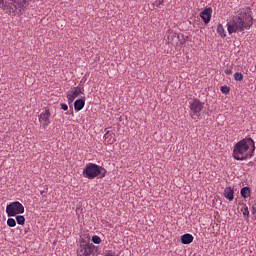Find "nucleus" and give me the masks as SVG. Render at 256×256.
<instances>
[{
  "label": "nucleus",
  "instance_id": "1",
  "mask_svg": "<svg viewBox=\"0 0 256 256\" xmlns=\"http://www.w3.org/2000/svg\"><path fill=\"white\" fill-rule=\"evenodd\" d=\"M256 143L251 137L238 141L233 149V158L236 161H246L254 156Z\"/></svg>",
  "mask_w": 256,
  "mask_h": 256
},
{
  "label": "nucleus",
  "instance_id": "2",
  "mask_svg": "<svg viewBox=\"0 0 256 256\" xmlns=\"http://www.w3.org/2000/svg\"><path fill=\"white\" fill-rule=\"evenodd\" d=\"M27 0H0V9L9 14H20L26 7Z\"/></svg>",
  "mask_w": 256,
  "mask_h": 256
},
{
  "label": "nucleus",
  "instance_id": "3",
  "mask_svg": "<svg viewBox=\"0 0 256 256\" xmlns=\"http://www.w3.org/2000/svg\"><path fill=\"white\" fill-rule=\"evenodd\" d=\"M82 174L88 180H94L97 177L103 179L107 175V170L104 167L95 163H88L83 169Z\"/></svg>",
  "mask_w": 256,
  "mask_h": 256
},
{
  "label": "nucleus",
  "instance_id": "4",
  "mask_svg": "<svg viewBox=\"0 0 256 256\" xmlns=\"http://www.w3.org/2000/svg\"><path fill=\"white\" fill-rule=\"evenodd\" d=\"M99 252L98 246L93 243H80L76 251V256H97Z\"/></svg>",
  "mask_w": 256,
  "mask_h": 256
},
{
  "label": "nucleus",
  "instance_id": "5",
  "mask_svg": "<svg viewBox=\"0 0 256 256\" xmlns=\"http://www.w3.org/2000/svg\"><path fill=\"white\" fill-rule=\"evenodd\" d=\"M236 17L240 19V22H243L246 30L250 29L254 24L253 16H252V9L249 7L240 9L238 14L236 15Z\"/></svg>",
  "mask_w": 256,
  "mask_h": 256
},
{
  "label": "nucleus",
  "instance_id": "6",
  "mask_svg": "<svg viewBox=\"0 0 256 256\" xmlns=\"http://www.w3.org/2000/svg\"><path fill=\"white\" fill-rule=\"evenodd\" d=\"M24 213L25 207L19 201L10 202V204L6 205V215H8V217H16V215Z\"/></svg>",
  "mask_w": 256,
  "mask_h": 256
},
{
  "label": "nucleus",
  "instance_id": "7",
  "mask_svg": "<svg viewBox=\"0 0 256 256\" xmlns=\"http://www.w3.org/2000/svg\"><path fill=\"white\" fill-rule=\"evenodd\" d=\"M246 29L243 22L236 16H234L231 21L227 22V31L229 34L244 32Z\"/></svg>",
  "mask_w": 256,
  "mask_h": 256
},
{
  "label": "nucleus",
  "instance_id": "8",
  "mask_svg": "<svg viewBox=\"0 0 256 256\" xmlns=\"http://www.w3.org/2000/svg\"><path fill=\"white\" fill-rule=\"evenodd\" d=\"M204 108H205V103L198 98H194L189 101V109L191 111L190 113L191 117H193V115H196V117H199Z\"/></svg>",
  "mask_w": 256,
  "mask_h": 256
},
{
  "label": "nucleus",
  "instance_id": "9",
  "mask_svg": "<svg viewBox=\"0 0 256 256\" xmlns=\"http://www.w3.org/2000/svg\"><path fill=\"white\" fill-rule=\"evenodd\" d=\"M84 93L85 89L83 85H78L77 87H74L71 91H68L66 93L68 103H73L76 97H79V95H84Z\"/></svg>",
  "mask_w": 256,
  "mask_h": 256
},
{
  "label": "nucleus",
  "instance_id": "10",
  "mask_svg": "<svg viewBox=\"0 0 256 256\" xmlns=\"http://www.w3.org/2000/svg\"><path fill=\"white\" fill-rule=\"evenodd\" d=\"M50 117L51 113L49 109H45L43 112L40 113L38 116V121L41 123L42 129H47V127L50 125Z\"/></svg>",
  "mask_w": 256,
  "mask_h": 256
},
{
  "label": "nucleus",
  "instance_id": "11",
  "mask_svg": "<svg viewBox=\"0 0 256 256\" xmlns=\"http://www.w3.org/2000/svg\"><path fill=\"white\" fill-rule=\"evenodd\" d=\"M167 38L165 39L166 44L176 46L179 42V35L175 32L168 30L166 32Z\"/></svg>",
  "mask_w": 256,
  "mask_h": 256
},
{
  "label": "nucleus",
  "instance_id": "12",
  "mask_svg": "<svg viewBox=\"0 0 256 256\" xmlns=\"http://www.w3.org/2000/svg\"><path fill=\"white\" fill-rule=\"evenodd\" d=\"M104 131H105V134L103 136V139L105 143L107 145H113L116 142V134L110 133V131L107 128H105Z\"/></svg>",
  "mask_w": 256,
  "mask_h": 256
},
{
  "label": "nucleus",
  "instance_id": "13",
  "mask_svg": "<svg viewBox=\"0 0 256 256\" xmlns=\"http://www.w3.org/2000/svg\"><path fill=\"white\" fill-rule=\"evenodd\" d=\"M213 9L212 8H206L202 12H200V17L203 20L205 24L210 23L212 18Z\"/></svg>",
  "mask_w": 256,
  "mask_h": 256
},
{
  "label": "nucleus",
  "instance_id": "14",
  "mask_svg": "<svg viewBox=\"0 0 256 256\" xmlns=\"http://www.w3.org/2000/svg\"><path fill=\"white\" fill-rule=\"evenodd\" d=\"M194 241V236L192 234L186 233L181 236V243L183 245H190Z\"/></svg>",
  "mask_w": 256,
  "mask_h": 256
},
{
  "label": "nucleus",
  "instance_id": "15",
  "mask_svg": "<svg viewBox=\"0 0 256 256\" xmlns=\"http://www.w3.org/2000/svg\"><path fill=\"white\" fill-rule=\"evenodd\" d=\"M86 104L85 98H80L74 101V110L75 111H82Z\"/></svg>",
  "mask_w": 256,
  "mask_h": 256
},
{
  "label": "nucleus",
  "instance_id": "16",
  "mask_svg": "<svg viewBox=\"0 0 256 256\" xmlns=\"http://www.w3.org/2000/svg\"><path fill=\"white\" fill-rule=\"evenodd\" d=\"M234 194H235V191L232 187H226L224 189V197L230 202L234 200Z\"/></svg>",
  "mask_w": 256,
  "mask_h": 256
},
{
  "label": "nucleus",
  "instance_id": "17",
  "mask_svg": "<svg viewBox=\"0 0 256 256\" xmlns=\"http://www.w3.org/2000/svg\"><path fill=\"white\" fill-rule=\"evenodd\" d=\"M240 194L243 199H248L251 196V188L243 187L240 191Z\"/></svg>",
  "mask_w": 256,
  "mask_h": 256
},
{
  "label": "nucleus",
  "instance_id": "18",
  "mask_svg": "<svg viewBox=\"0 0 256 256\" xmlns=\"http://www.w3.org/2000/svg\"><path fill=\"white\" fill-rule=\"evenodd\" d=\"M217 33L222 37L225 38L227 36L224 26L219 23L217 25Z\"/></svg>",
  "mask_w": 256,
  "mask_h": 256
},
{
  "label": "nucleus",
  "instance_id": "19",
  "mask_svg": "<svg viewBox=\"0 0 256 256\" xmlns=\"http://www.w3.org/2000/svg\"><path fill=\"white\" fill-rule=\"evenodd\" d=\"M15 220H16L17 225H19V226L25 225L26 219L23 215H16Z\"/></svg>",
  "mask_w": 256,
  "mask_h": 256
},
{
  "label": "nucleus",
  "instance_id": "20",
  "mask_svg": "<svg viewBox=\"0 0 256 256\" xmlns=\"http://www.w3.org/2000/svg\"><path fill=\"white\" fill-rule=\"evenodd\" d=\"M91 241L95 245H100L102 243V239L98 235H93L92 238H91Z\"/></svg>",
  "mask_w": 256,
  "mask_h": 256
},
{
  "label": "nucleus",
  "instance_id": "21",
  "mask_svg": "<svg viewBox=\"0 0 256 256\" xmlns=\"http://www.w3.org/2000/svg\"><path fill=\"white\" fill-rule=\"evenodd\" d=\"M6 225H8L10 228H15L16 220L14 218H8V220H6Z\"/></svg>",
  "mask_w": 256,
  "mask_h": 256
},
{
  "label": "nucleus",
  "instance_id": "22",
  "mask_svg": "<svg viewBox=\"0 0 256 256\" xmlns=\"http://www.w3.org/2000/svg\"><path fill=\"white\" fill-rule=\"evenodd\" d=\"M243 217L246 219V220H249L250 218V211H249V208L248 206H246L243 210Z\"/></svg>",
  "mask_w": 256,
  "mask_h": 256
},
{
  "label": "nucleus",
  "instance_id": "23",
  "mask_svg": "<svg viewBox=\"0 0 256 256\" xmlns=\"http://www.w3.org/2000/svg\"><path fill=\"white\" fill-rule=\"evenodd\" d=\"M234 79H235V81H243L244 76H243L242 73L236 72V73L234 74Z\"/></svg>",
  "mask_w": 256,
  "mask_h": 256
},
{
  "label": "nucleus",
  "instance_id": "24",
  "mask_svg": "<svg viewBox=\"0 0 256 256\" xmlns=\"http://www.w3.org/2000/svg\"><path fill=\"white\" fill-rule=\"evenodd\" d=\"M220 90L223 95H228L230 93V88L228 86H221Z\"/></svg>",
  "mask_w": 256,
  "mask_h": 256
},
{
  "label": "nucleus",
  "instance_id": "25",
  "mask_svg": "<svg viewBox=\"0 0 256 256\" xmlns=\"http://www.w3.org/2000/svg\"><path fill=\"white\" fill-rule=\"evenodd\" d=\"M163 3H164V0H156L155 1V6L160 8Z\"/></svg>",
  "mask_w": 256,
  "mask_h": 256
},
{
  "label": "nucleus",
  "instance_id": "26",
  "mask_svg": "<svg viewBox=\"0 0 256 256\" xmlns=\"http://www.w3.org/2000/svg\"><path fill=\"white\" fill-rule=\"evenodd\" d=\"M60 107H61L62 111H68V105L65 103H61Z\"/></svg>",
  "mask_w": 256,
  "mask_h": 256
},
{
  "label": "nucleus",
  "instance_id": "27",
  "mask_svg": "<svg viewBox=\"0 0 256 256\" xmlns=\"http://www.w3.org/2000/svg\"><path fill=\"white\" fill-rule=\"evenodd\" d=\"M224 72H225V74L230 75V74L233 73V70L232 69H226Z\"/></svg>",
  "mask_w": 256,
  "mask_h": 256
},
{
  "label": "nucleus",
  "instance_id": "28",
  "mask_svg": "<svg viewBox=\"0 0 256 256\" xmlns=\"http://www.w3.org/2000/svg\"><path fill=\"white\" fill-rule=\"evenodd\" d=\"M252 215H256V207L252 206V210H251Z\"/></svg>",
  "mask_w": 256,
  "mask_h": 256
},
{
  "label": "nucleus",
  "instance_id": "29",
  "mask_svg": "<svg viewBox=\"0 0 256 256\" xmlns=\"http://www.w3.org/2000/svg\"><path fill=\"white\" fill-rule=\"evenodd\" d=\"M103 256H115V253H106Z\"/></svg>",
  "mask_w": 256,
  "mask_h": 256
}]
</instances>
